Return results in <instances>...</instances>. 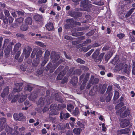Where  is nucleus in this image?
I'll use <instances>...</instances> for the list:
<instances>
[{
    "label": "nucleus",
    "mask_w": 135,
    "mask_h": 135,
    "mask_svg": "<svg viewBox=\"0 0 135 135\" xmlns=\"http://www.w3.org/2000/svg\"><path fill=\"white\" fill-rule=\"evenodd\" d=\"M37 53L36 56L37 59L36 61L34 60L33 61L32 63L33 65L35 66H36L39 63V60L40 59V57H41V55L42 54V51L39 49H38L37 48H35L33 49L31 55L34 56Z\"/></svg>",
    "instance_id": "f257e3e1"
},
{
    "label": "nucleus",
    "mask_w": 135,
    "mask_h": 135,
    "mask_svg": "<svg viewBox=\"0 0 135 135\" xmlns=\"http://www.w3.org/2000/svg\"><path fill=\"white\" fill-rule=\"evenodd\" d=\"M64 60V59H60L58 63L56 64V65L55 64L52 65L51 63H49L46 66L47 68L46 70L50 69V73H52L54 70L56 68L57 66L59 64L62 62H63Z\"/></svg>",
    "instance_id": "f03ea898"
},
{
    "label": "nucleus",
    "mask_w": 135,
    "mask_h": 135,
    "mask_svg": "<svg viewBox=\"0 0 135 135\" xmlns=\"http://www.w3.org/2000/svg\"><path fill=\"white\" fill-rule=\"evenodd\" d=\"M45 98H45H40L37 103V104L41 107L43 106L45 104L46 105L49 104L51 102V100L49 98H47V97H45Z\"/></svg>",
    "instance_id": "7ed1b4c3"
},
{
    "label": "nucleus",
    "mask_w": 135,
    "mask_h": 135,
    "mask_svg": "<svg viewBox=\"0 0 135 135\" xmlns=\"http://www.w3.org/2000/svg\"><path fill=\"white\" fill-rule=\"evenodd\" d=\"M68 66H66L65 67L64 71L60 72L57 77V80H60L62 79L63 76L66 73V71H68Z\"/></svg>",
    "instance_id": "20e7f679"
},
{
    "label": "nucleus",
    "mask_w": 135,
    "mask_h": 135,
    "mask_svg": "<svg viewBox=\"0 0 135 135\" xmlns=\"http://www.w3.org/2000/svg\"><path fill=\"white\" fill-rule=\"evenodd\" d=\"M22 84L21 83H16L15 84V87L13 89L14 92L20 91L22 89Z\"/></svg>",
    "instance_id": "39448f33"
},
{
    "label": "nucleus",
    "mask_w": 135,
    "mask_h": 135,
    "mask_svg": "<svg viewBox=\"0 0 135 135\" xmlns=\"http://www.w3.org/2000/svg\"><path fill=\"white\" fill-rule=\"evenodd\" d=\"M90 2L88 0L83 1L81 2V6L84 7H91V5L90 4Z\"/></svg>",
    "instance_id": "423d86ee"
},
{
    "label": "nucleus",
    "mask_w": 135,
    "mask_h": 135,
    "mask_svg": "<svg viewBox=\"0 0 135 135\" xmlns=\"http://www.w3.org/2000/svg\"><path fill=\"white\" fill-rule=\"evenodd\" d=\"M129 124V121L127 119H123L121 121L120 124V126L123 128L128 126Z\"/></svg>",
    "instance_id": "0eeeda50"
},
{
    "label": "nucleus",
    "mask_w": 135,
    "mask_h": 135,
    "mask_svg": "<svg viewBox=\"0 0 135 135\" xmlns=\"http://www.w3.org/2000/svg\"><path fill=\"white\" fill-rule=\"evenodd\" d=\"M50 54L49 51H46L45 52L44 57L45 59L43 61L41 64L42 66H44L47 62V61L48 60Z\"/></svg>",
    "instance_id": "6e6552de"
},
{
    "label": "nucleus",
    "mask_w": 135,
    "mask_h": 135,
    "mask_svg": "<svg viewBox=\"0 0 135 135\" xmlns=\"http://www.w3.org/2000/svg\"><path fill=\"white\" fill-rule=\"evenodd\" d=\"M37 92H33L28 97V99L32 101H34L37 97Z\"/></svg>",
    "instance_id": "1a4fd4ad"
},
{
    "label": "nucleus",
    "mask_w": 135,
    "mask_h": 135,
    "mask_svg": "<svg viewBox=\"0 0 135 135\" xmlns=\"http://www.w3.org/2000/svg\"><path fill=\"white\" fill-rule=\"evenodd\" d=\"M28 50L27 51L26 48H25L23 51V54L25 55V56L26 58H27L29 56L30 52L31 51V49L30 47H28Z\"/></svg>",
    "instance_id": "9d476101"
},
{
    "label": "nucleus",
    "mask_w": 135,
    "mask_h": 135,
    "mask_svg": "<svg viewBox=\"0 0 135 135\" xmlns=\"http://www.w3.org/2000/svg\"><path fill=\"white\" fill-rule=\"evenodd\" d=\"M46 27L47 29L49 31H50L53 30L54 27L52 23L49 22L46 25Z\"/></svg>",
    "instance_id": "9b49d317"
},
{
    "label": "nucleus",
    "mask_w": 135,
    "mask_h": 135,
    "mask_svg": "<svg viewBox=\"0 0 135 135\" xmlns=\"http://www.w3.org/2000/svg\"><path fill=\"white\" fill-rule=\"evenodd\" d=\"M9 88L8 86L6 87L4 89L3 92L1 94V96L2 97H4L7 95L9 93Z\"/></svg>",
    "instance_id": "f8f14e48"
},
{
    "label": "nucleus",
    "mask_w": 135,
    "mask_h": 135,
    "mask_svg": "<svg viewBox=\"0 0 135 135\" xmlns=\"http://www.w3.org/2000/svg\"><path fill=\"white\" fill-rule=\"evenodd\" d=\"M99 49L96 50L92 55L93 58L95 60L96 62L98 61H97V59H98L97 56L99 54Z\"/></svg>",
    "instance_id": "ddd939ff"
},
{
    "label": "nucleus",
    "mask_w": 135,
    "mask_h": 135,
    "mask_svg": "<svg viewBox=\"0 0 135 135\" xmlns=\"http://www.w3.org/2000/svg\"><path fill=\"white\" fill-rule=\"evenodd\" d=\"M70 117V114L68 113H66L65 114H64L62 112L60 113V118L61 119H63V118L66 119Z\"/></svg>",
    "instance_id": "4468645a"
},
{
    "label": "nucleus",
    "mask_w": 135,
    "mask_h": 135,
    "mask_svg": "<svg viewBox=\"0 0 135 135\" xmlns=\"http://www.w3.org/2000/svg\"><path fill=\"white\" fill-rule=\"evenodd\" d=\"M130 113V111L129 109L126 110L123 113H121L120 116L121 117L124 118L128 116Z\"/></svg>",
    "instance_id": "2eb2a0df"
},
{
    "label": "nucleus",
    "mask_w": 135,
    "mask_h": 135,
    "mask_svg": "<svg viewBox=\"0 0 135 135\" xmlns=\"http://www.w3.org/2000/svg\"><path fill=\"white\" fill-rule=\"evenodd\" d=\"M127 67V65L126 64H125L124 65L123 68L121 70L122 72L123 73H128L130 72V70H129V69L128 70Z\"/></svg>",
    "instance_id": "dca6fc26"
},
{
    "label": "nucleus",
    "mask_w": 135,
    "mask_h": 135,
    "mask_svg": "<svg viewBox=\"0 0 135 135\" xmlns=\"http://www.w3.org/2000/svg\"><path fill=\"white\" fill-rule=\"evenodd\" d=\"M32 89L33 87L31 86L30 85L28 84L25 86L24 90L25 91H30L32 90Z\"/></svg>",
    "instance_id": "f3484780"
},
{
    "label": "nucleus",
    "mask_w": 135,
    "mask_h": 135,
    "mask_svg": "<svg viewBox=\"0 0 135 135\" xmlns=\"http://www.w3.org/2000/svg\"><path fill=\"white\" fill-rule=\"evenodd\" d=\"M78 79L77 77L73 78L71 81V83L73 85H75L77 83Z\"/></svg>",
    "instance_id": "a211bd4d"
},
{
    "label": "nucleus",
    "mask_w": 135,
    "mask_h": 135,
    "mask_svg": "<svg viewBox=\"0 0 135 135\" xmlns=\"http://www.w3.org/2000/svg\"><path fill=\"white\" fill-rule=\"evenodd\" d=\"M34 18L35 21H39L42 20V16L41 15H37L34 16Z\"/></svg>",
    "instance_id": "6ab92c4d"
},
{
    "label": "nucleus",
    "mask_w": 135,
    "mask_h": 135,
    "mask_svg": "<svg viewBox=\"0 0 135 135\" xmlns=\"http://www.w3.org/2000/svg\"><path fill=\"white\" fill-rule=\"evenodd\" d=\"M129 131V130L128 128H125L120 130L119 132L120 133L123 134L128 133Z\"/></svg>",
    "instance_id": "aec40b11"
},
{
    "label": "nucleus",
    "mask_w": 135,
    "mask_h": 135,
    "mask_svg": "<svg viewBox=\"0 0 135 135\" xmlns=\"http://www.w3.org/2000/svg\"><path fill=\"white\" fill-rule=\"evenodd\" d=\"M89 76V74H83L80 77V79L81 80H83V78L84 76V79L85 80L87 79V78H88Z\"/></svg>",
    "instance_id": "412c9836"
},
{
    "label": "nucleus",
    "mask_w": 135,
    "mask_h": 135,
    "mask_svg": "<svg viewBox=\"0 0 135 135\" xmlns=\"http://www.w3.org/2000/svg\"><path fill=\"white\" fill-rule=\"evenodd\" d=\"M124 65L122 63H120L116 66V68L117 69V70H121L124 66Z\"/></svg>",
    "instance_id": "4be33fe9"
},
{
    "label": "nucleus",
    "mask_w": 135,
    "mask_h": 135,
    "mask_svg": "<svg viewBox=\"0 0 135 135\" xmlns=\"http://www.w3.org/2000/svg\"><path fill=\"white\" fill-rule=\"evenodd\" d=\"M35 43L38 45L43 47H45L46 46V45H44V43L41 42L37 41L35 42Z\"/></svg>",
    "instance_id": "5701e85b"
},
{
    "label": "nucleus",
    "mask_w": 135,
    "mask_h": 135,
    "mask_svg": "<svg viewBox=\"0 0 135 135\" xmlns=\"http://www.w3.org/2000/svg\"><path fill=\"white\" fill-rule=\"evenodd\" d=\"M26 23L29 25H31L32 22V20L30 17H28L25 20Z\"/></svg>",
    "instance_id": "b1692460"
},
{
    "label": "nucleus",
    "mask_w": 135,
    "mask_h": 135,
    "mask_svg": "<svg viewBox=\"0 0 135 135\" xmlns=\"http://www.w3.org/2000/svg\"><path fill=\"white\" fill-rule=\"evenodd\" d=\"M18 116L19 117L20 120H26L25 117L23 115L22 113H19Z\"/></svg>",
    "instance_id": "393cba45"
},
{
    "label": "nucleus",
    "mask_w": 135,
    "mask_h": 135,
    "mask_svg": "<svg viewBox=\"0 0 135 135\" xmlns=\"http://www.w3.org/2000/svg\"><path fill=\"white\" fill-rule=\"evenodd\" d=\"M108 93V95L106 97V100L107 102H109L111 100L113 94L110 92Z\"/></svg>",
    "instance_id": "a878e982"
},
{
    "label": "nucleus",
    "mask_w": 135,
    "mask_h": 135,
    "mask_svg": "<svg viewBox=\"0 0 135 135\" xmlns=\"http://www.w3.org/2000/svg\"><path fill=\"white\" fill-rule=\"evenodd\" d=\"M72 113L73 115H78L79 113V110L78 108L77 107L73 111Z\"/></svg>",
    "instance_id": "bb28decb"
},
{
    "label": "nucleus",
    "mask_w": 135,
    "mask_h": 135,
    "mask_svg": "<svg viewBox=\"0 0 135 135\" xmlns=\"http://www.w3.org/2000/svg\"><path fill=\"white\" fill-rule=\"evenodd\" d=\"M70 119L71 120V121L70 122V124L71 127H73L74 124L75 122V119L74 118L72 117H70Z\"/></svg>",
    "instance_id": "cd10ccee"
},
{
    "label": "nucleus",
    "mask_w": 135,
    "mask_h": 135,
    "mask_svg": "<svg viewBox=\"0 0 135 135\" xmlns=\"http://www.w3.org/2000/svg\"><path fill=\"white\" fill-rule=\"evenodd\" d=\"M73 132L75 134H79L80 133V129L79 128H75L74 129Z\"/></svg>",
    "instance_id": "c85d7f7f"
},
{
    "label": "nucleus",
    "mask_w": 135,
    "mask_h": 135,
    "mask_svg": "<svg viewBox=\"0 0 135 135\" xmlns=\"http://www.w3.org/2000/svg\"><path fill=\"white\" fill-rule=\"evenodd\" d=\"M21 46V44L20 43H18L15 45L14 46V50L16 51L18 50L19 48Z\"/></svg>",
    "instance_id": "c756f323"
},
{
    "label": "nucleus",
    "mask_w": 135,
    "mask_h": 135,
    "mask_svg": "<svg viewBox=\"0 0 135 135\" xmlns=\"http://www.w3.org/2000/svg\"><path fill=\"white\" fill-rule=\"evenodd\" d=\"M73 106L71 104H69L67 106V109L69 111L71 112V110L74 108Z\"/></svg>",
    "instance_id": "7c9ffc66"
},
{
    "label": "nucleus",
    "mask_w": 135,
    "mask_h": 135,
    "mask_svg": "<svg viewBox=\"0 0 135 135\" xmlns=\"http://www.w3.org/2000/svg\"><path fill=\"white\" fill-rule=\"evenodd\" d=\"M107 86V85L106 84H104L103 85L101 91V93H103L105 91Z\"/></svg>",
    "instance_id": "2f4dec72"
},
{
    "label": "nucleus",
    "mask_w": 135,
    "mask_h": 135,
    "mask_svg": "<svg viewBox=\"0 0 135 135\" xmlns=\"http://www.w3.org/2000/svg\"><path fill=\"white\" fill-rule=\"evenodd\" d=\"M27 96V95L26 96L25 95V96L23 95L19 99L18 101L20 103H21L24 101L26 99Z\"/></svg>",
    "instance_id": "473e14b6"
},
{
    "label": "nucleus",
    "mask_w": 135,
    "mask_h": 135,
    "mask_svg": "<svg viewBox=\"0 0 135 135\" xmlns=\"http://www.w3.org/2000/svg\"><path fill=\"white\" fill-rule=\"evenodd\" d=\"M134 9L133 8L131 9L126 14V17H128L129 16L131 13L133 12Z\"/></svg>",
    "instance_id": "72a5a7b5"
},
{
    "label": "nucleus",
    "mask_w": 135,
    "mask_h": 135,
    "mask_svg": "<svg viewBox=\"0 0 135 135\" xmlns=\"http://www.w3.org/2000/svg\"><path fill=\"white\" fill-rule=\"evenodd\" d=\"M28 28V26L26 25H22L20 27L21 29L23 31H26L27 30Z\"/></svg>",
    "instance_id": "f704fd0d"
},
{
    "label": "nucleus",
    "mask_w": 135,
    "mask_h": 135,
    "mask_svg": "<svg viewBox=\"0 0 135 135\" xmlns=\"http://www.w3.org/2000/svg\"><path fill=\"white\" fill-rule=\"evenodd\" d=\"M60 58V56L59 55H56L55 56L54 59L52 60V62L54 64Z\"/></svg>",
    "instance_id": "c9c22d12"
},
{
    "label": "nucleus",
    "mask_w": 135,
    "mask_h": 135,
    "mask_svg": "<svg viewBox=\"0 0 135 135\" xmlns=\"http://www.w3.org/2000/svg\"><path fill=\"white\" fill-rule=\"evenodd\" d=\"M104 55V53H102L101 54L99 55V57H98V58L97 59V60H97V61H98V62L99 61H100Z\"/></svg>",
    "instance_id": "e433bc0d"
},
{
    "label": "nucleus",
    "mask_w": 135,
    "mask_h": 135,
    "mask_svg": "<svg viewBox=\"0 0 135 135\" xmlns=\"http://www.w3.org/2000/svg\"><path fill=\"white\" fill-rule=\"evenodd\" d=\"M91 47V46H88L86 48V49L85 50V47H83L81 48L80 49V51H82V50H83L84 51L86 52L88 51L89 49H90Z\"/></svg>",
    "instance_id": "4c0bfd02"
},
{
    "label": "nucleus",
    "mask_w": 135,
    "mask_h": 135,
    "mask_svg": "<svg viewBox=\"0 0 135 135\" xmlns=\"http://www.w3.org/2000/svg\"><path fill=\"white\" fill-rule=\"evenodd\" d=\"M119 97V93L117 91H115V92L114 95V99H117Z\"/></svg>",
    "instance_id": "58836bf2"
},
{
    "label": "nucleus",
    "mask_w": 135,
    "mask_h": 135,
    "mask_svg": "<svg viewBox=\"0 0 135 135\" xmlns=\"http://www.w3.org/2000/svg\"><path fill=\"white\" fill-rule=\"evenodd\" d=\"M4 12L5 14V16L6 17H8L10 13L9 12V11L7 10L6 9H4Z\"/></svg>",
    "instance_id": "ea45409f"
},
{
    "label": "nucleus",
    "mask_w": 135,
    "mask_h": 135,
    "mask_svg": "<svg viewBox=\"0 0 135 135\" xmlns=\"http://www.w3.org/2000/svg\"><path fill=\"white\" fill-rule=\"evenodd\" d=\"M13 116L15 120H20L19 117L17 114H14Z\"/></svg>",
    "instance_id": "a19ab883"
},
{
    "label": "nucleus",
    "mask_w": 135,
    "mask_h": 135,
    "mask_svg": "<svg viewBox=\"0 0 135 135\" xmlns=\"http://www.w3.org/2000/svg\"><path fill=\"white\" fill-rule=\"evenodd\" d=\"M13 97V99L12 98L11 101V102H15L18 99V95H16L15 97Z\"/></svg>",
    "instance_id": "79ce46f5"
},
{
    "label": "nucleus",
    "mask_w": 135,
    "mask_h": 135,
    "mask_svg": "<svg viewBox=\"0 0 135 135\" xmlns=\"http://www.w3.org/2000/svg\"><path fill=\"white\" fill-rule=\"evenodd\" d=\"M76 61L77 62L81 64H84L85 62V61H83L81 59L79 58Z\"/></svg>",
    "instance_id": "37998d69"
},
{
    "label": "nucleus",
    "mask_w": 135,
    "mask_h": 135,
    "mask_svg": "<svg viewBox=\"0 0 135 135\" xmlns=\"http://www.w3.org/2000/svg\"><path fill=\"white\" fill-rule=\"evenodd\" d=\"M76 13H74L72 11H70L68 14L70 15L71 16L75 17L76 16Z\"/></svg>",
    "instance_id": "c03bdc74"
},
{
    "label": "nucleus",
    "mask_w": 135,
    "mask_h": 135,
    "mask_svg": "<svg viewBox=\"0 0 135 135\" xmlns=\"http://www.w3.org/2000/svg\"><path fill=\"white\" fill-rule=\"evenodd\" d=\"M77 124L81 128H84V125L80 121H79L78 122Z\"/></svg>",
    "instance_id": "a18cd8bd"
},
{
    "label": "nucleus",
    "mask_w": 135,
    "mask_h": 135,
    "mask_svg": "<svg viewBox=\"0 0 135 135\" xmlns=\"http://www.w3.org/2000/svg\"><path fill=\"white\" fill-rule=\"evenodd\" d=\"M81 70H80V69H77L74 71V73L75 74H81Z\"/></svg>",
    "instance_id": "49530a36"
},
{
    "label": "nucleus",
    "mask_w": 135,
    "mask_h": 135,
    "mask_svg": "<svg viewBox=\"0 0 135 135\" xmlns=\"http://www.w3.org/2000/svg\"><path fill=\"white\" fill-rule=\"evenodd\" d=\"M94 83L93 82L92 80H90V82L87 86V88L88 89L90 88Z\"/></svg>",
    "instance_id": "de8ad7c7"
},
{
    "label": "nucleus",
    "mask_w": 135,
    "mask_h": 135,
    "mask_svg": "<svg viewBox=\"0 0 135 135\" xmlns=\"http://www.w3.org/2000/svg\"><path fill=\"white\" fill-rule=\"evenodd\" d=\"M123 103H120L119 104L117 105L115 107V108L116 109H119V107L120 108L123 105Z\"/></svg>",
    "instance_id": "09e8293b"
},
{
    "label": "nucleus",
    "mask_w": 135,
    "mask_h": 135,
    "mask_svg": "<svg viewBox=\"0 0 135 135\" xmlns=\"http://www.w3.org/2000/svg\"><path fill=\"white\" fill-rule=\"evenodd\" d=\"M124 36V35L123 33H120L118 34L117 35V36L120 39L122 38Z\"/></svg>",
    "instance_id": "8fccbe9b"
},
{
    "label": "nucleus",
    "mask_w": 135,
    "mask_h": 135,
    "mask_svg": "<svg viewBox=\"0 0 135 135\" xmlns=\"http://www.w3.org/2000/svg\"><path fill=\"white\" fill-rule=\"evenodd\" d=\"M6 118H1L0 119L1 123L2 124L6 122Z\"/></svg>",
    "instance_id": "3c124183"
},
{
    "label": "nucleus",
    "mask_w": 135,
    "mask_h": 135,
    "mask_svg": "<svg viewBox=\"0 0 135 135\" xmlns=\"http://www.w3.org/2000/svg\"><path fill=\"white\" fill-rule=\"evenodd\" d=\"M23 18L21 17L17 19V21L19 23H21L23 22Z\"/></svg>",
    "instance_id": "603ef678"
},
{
    "label": "nucleus",
    "mask_w": 135,
    "mask_h": 135,
    "mask_svg": "<svg viewBox=\"0 0 135 135\" xmlns=\"http://www.w3.org/2000/svg\"><path fill=\"white\" fill-rule=\"evenodd\" d=\"M112 89V86H109L108 87L107 92V93H109V92Z\"/></svg>",
    "instance_id": "864d4df0"
},
{
    "label": "nucleus",
    "mask_w": 135,
    "mask_h": 135,
    "mask_svg": "<svg viewBox=\"0 0 135 135\" xmlns=\"http://www.w3.org/2000/svg\"><path fill=\"white\" fill-rule=\"evenodd\" d=\"M16 12H17V13L19 15H22L24 14L23 11H16Z\"/></svg>",
    "instance_id": "5fc2aeb1"
},
{
    "label": "nucleus",
    "mask_w": 135,
    "mask_h": 135,
    "mask_svg": "<svg viewBox=\"0 0 135 135\" xmlns=\"http://www.w3.org/2000/svg\"><path fill=\"white\" fill-rule=\"evenodd\" d=\"M4 52L6 55H8L10 51L7 49H6L4 50Z\"/></svg>",
    "instance_id": "6e6d98bb"
},
{
    "label": "nucleus",
    "mask_w": 135,
    "mask_h": 135,
    "mask_svg": "<svg viewBox=\"0 0 135 135\" xmlns=\"http://www.w3.org/2000/svg\"><path fill=\"white\" fill-rule=\"evenodd\" d=\"M21 52L20 51H18L17 53L16 54V55L15 57V58L16 59H17L18 57L20 55V54Z\"/></svg>",
    "instance_id": "4d7b16f0"
},
{
    "label": "nucleus",
    "mask_w": 135,
    "mask_h": 135,
    "mask_svg": "<svg viewBox=\"0 0 135 135\" xmlns=\"http://www.w3.org/2000/svg\"><path fill=\"white\" fill-rule=\"evenodd\" d=\"M102 130L104 132L106 131V128L105 127V124H104L103 123L102 124Z\"/></svg>",
    "instance_id": "13d9d810"
},
{
    "label": "nucleus",
    "mask_w": 135,
    "mask_h": 135,
    "mask_svg": "<svg viewBox=\"0 0 135 135\" xmlns=\"http://www.w3.org/2000/svg\"><path fill=\"white\" fill-rule=\"evenodd\" d=\"M3 21L5 23H8V19L7 17H3Z\"/></svg>",
    "instance_id": "bf43d9fd"
},
{
    "label": "nucleus",
    "mask_w": 135,
    "mask_h": 135,
    "mask_svg": "<svg viewBox=\"0 0 135 135\" xmlns=\"http://www.w3.org/2000/svg\"><path fill=\"white\" fill-rule=\"evenodd\" d=\"M104 4V3L101 1H100V2L96 3H95V4L99 6L103 5Z\"/></svg>",
    "instance_id": "052dcab7"
},
{
    "label": "nucleus",
    "mask_w": 135,
    "mask_h": 135,
    "mask_svg": "<svg viewBox=\"0 0 135 135\" xmlns=\"http://www.w3.org/2000/svg\"><path fill=\"white\" fill-rule=\"evenodd\" d=\"M68 80L67 78L66 77H65L62 80V83L64 84Z\"/></svg>",
    "instance_id": "680f3d73"
},
{
    "label": "nucleus",
    "mask_w": 135,
    "mask_h": 135,
    "mask_svg": "<svg viewBox=\"0 0 135 135\" xmlns=\"http://www.w3.org/2000/svg\"><path fill=\"white\" fill-rule=\"evenodd\" d=\"M36 36H38V38L40 39H41L42 38H44L45 37L44 36H41V35L40 34H37L36 35Z\"/></svg>",
    "instance_id": "e2e57ef3"
},
{
    "label": "nucleus",
    "mask_w": 135,
    "mask_h": 135,
    "mask_svg": "<svg viewBox=\"0 0 135 135\" xmlns=\"http://www.w3.org/2000/svg\"><path fill=\"white\" fill-rule=\"evenodd\" d=\"M20 68L21 70L23 71H25L26 69V68L25 67L23 66V65L21 66L20 67Z\"/></svg>",
    "instance_id": "0e129e2a"
},
{
    "label": "nucleus",
    "mask_w": 135,
    "mask_h": 135,
    "mask_svg": "<svg viewBox=\"0 0 135 135\" xmlns=\"http://www.w3.org/2000/svg\"><path fill=\"white\" fill-rule=\"evenodd\" d=\"M64 38L65 39L68 40H71L72 39L71 37L68 36H65L64 37Z\"/></svg>",
    "instance_id": "69168bd1"
},
{
    "label": "nucleus",
    "mask_w": 135,
    "mask_h": 135,
    "mask_svg": "<svg viewBox=\"0 0 135 135\" xmlns=\"http://www.w3.org/2000/svg\"><path fill=\"white\" fill-rule=\"evenodd\" d=\"M9 40L8 39H6L4 41V45H6L9 42Z\"/></svg>",
    "instance_id": "338daca9"
},
{
    "label": "nucleus",
    "mask_w": 135,
    "mask_h": 135,
    "mask_svg": "<svg viewBox=\"0 0 135 135\" xmlns=\"http://www.w3.org/2000/svg\"><path fill=\"white\" fill-rule=\"evenodd\" d=\"M80 32H75L74 33H73L72 34V35L73 36H77L78 35H79V33Z\"/></svg>",
    "instance_id": "774afa93"
}]
</instances>
